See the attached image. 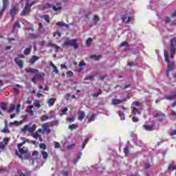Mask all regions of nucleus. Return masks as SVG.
Returning <instances> with one entry per match:
<instances>
[{
    "mask_svg": "<svg viewBox=\"0 0 176 176\" xmlns=\"http://www.w3.org/2000/svg\"><path fill=\"white\" fill-rule=\"evenodd\" d=\"M164 57L165 61L168 63V69H166V76H169L171 71H174L175 69L176 66L174 62L170 61V55L166 53V51H164Z\"/></svg>",
    "mask_w": 176,
    "mask_h": 176,
    "instance_id": "1",
    "label": "nucleus"
},
{
    "mask_svg": "<svg viewBox=\"0 0 176 176\" xmlns=\"http://www.w3.org/2000/svg\"><path fill=\"white\" fill-rule=\"evenodd\" d=\"M169 46H170V58H174V55L176 53V37L171 38L170 40L169 43Z\"/></svg>",
    "mask_w": 176,
    "mask_h": 176,
    "instance_id": "2",
    "label": "nucleus"
},
{
    "mask_svg": "<svg viewBox=\"0 0 176 176\" xmlns=\"http://www.w3.org/2000/svg\"><path fill=\"white\" fill-rule=\"evenodd\" d=\"M76 41L78 40L72 39L69 41L68 39H66L62 44V46H72L75 50H76V49H78V43H76Z\"/></svg>",
    "mask_w": 176,
    "mask_h": 176,
    "instance_id": "3",
    "label": "nucleus"
},
{
    "mask_svg": "<svg viewBox=\"0 0 176 176\" xmlns=\"http://www.w3.org/2000/svg\"><path fill=\"white\" fill-rule=\"evenodd\" d=\"M21 1H25V6L23 9V10L20 13V16H29L30 13L31 12V8L28 6V2H30V0H21Z\"/></svg>",
    "mask_w": 176,
    "mask_h": 176,
    "instance_id": "4",
    "label": "nucleus"
},
{
    "mask_svg": "<svg viewBox=\"0 0 176 176\" xmlns=\"http://www.w3.org/2000/svg\"><path fill=\"white\" fill-rule=\"evenodd\" d=\"M9 144V138H4L3 140L0 142V149L3 151L6 148V145Z\"/></svg>",
    "mask_w": 176,
    "mask_h": 176,
    "instance_id": "5",
    "label": "nucleus"
},
{
    "mask_svg": "<svg viewBox=\"0 0 176 176\" xmlns=\"http://www.w3.org/2000/svg\"><path fill=\"white\" fill-rule=\"evenodd\" d=\"M41 127L43 131L46 133V134H50V133L52 132V129H49V126H47V123L43 124L41 125Z\"/></svg>",
    "mask_w": 176,
    "mask_h": 176,
    "instance_id": "6",
    "label": "nucleus"
},
{
    "mask_svg": "<svg viewBox=\"0 0 176 176\" xmlns=\"http://www.w3.org/2000/svg\"><path fill=\"white\" fill-rule=\"evenodd\" d=\"M154 118H159V122H163V120H164V113L159 111L155 115Z\"/></svg>",
    "mask_w": 176,
    "mask_h": 176,
    "instance_id": "7",
    "label": "nucleus"
},
{
    "mask_svg": "<svg viewBox=\"0 0 176 176\" xmlns=\"http://www.w3.org/2000/svg\"><path fill=\"white\" fill-rule=\"evenodd\" d=\"M143 129H144V130H146V131H153V130L155 129V125L144 124V125H143Z\"/></svg>",
    "mask_w": 176,
    "mask_h": 176,
    "instance_id": "8",
    "label": "nucleus"
},
{
    "mask_svg": "<svg viewBox=\"0 0 176 176\" xmlns=\"http://www.w3.org/2000/svg\"><path fill=\"white\" fill-rule=\"evenodd\" d=\"M122 23H126V24H130L131 23V18L128 16L127 14L124 15L122 17Z\"/></svg>",
    "mask_w": 176,
    "mask_h": 176,
    "instance_id": "9",
    "label": "nucleus"
},
{
    "mask_svg": "<svg viewBox=\"0 0 176 176\" xmlns=\"http://www.w3.org/2000/svg\"><path fill=\"white\" fill-rule=\"evenodd\" d=\"M52 9L54 10V12H58V10H61V9H63L61 7V2L56 3V6H53Z\"/></svg>",
    "mask_w": 176,
    "mask_h": 176,
    "instance_id": "10",
    "label": "nucleus"
},
{
    "mask_svg": "<svg viewBox=\"0 0 176 176\" xmlns=\"http://www.w3.org/2000/svg\"><path fill=\"white\" fill-rule=\"evenodd\" d=\"M17 7L13 6L12 8L10 10L9 14L11 16V17H14L16 16V14L17 13Z\"/></svg>",
    "mask_w": 176,
    "mask_h": 176,
    "instance_id": "11",
    "label": "nucleus"
},
{
    "mask_svg": "<svg viewBox=\"0 0 176 176\" xmlns=\"http://www.w3.org/2000/svg\"><path fill=\"white\" fill-rule=\"evenodd\" d=\"M14 61L16 64L18 65L19 68H23V67H24V63H23V60L19 58H15Z\"/></svg>",
    "mask_w": 176,
    "mask_h": 176,
    "instance_id": "12",
    "label": "nucleus"
},
{
    "mask_svg": "<svg viewBox=\"0 0 176 176\" xmlns=\"http://www.w3.org/2000/svg\"><path fill=\"white\" fill-rule=\"evenodd\" d=\"M40 57L39 56H36L35 55H33L31 58L29 60V63L30 64H35V63H36V61H38V60H39Z\"/></svg>",
    "mask_w": 176,
    "mask_h": 176,
    "instance_id": "13",
    "label": "nucleus"
},
{
    "mask_svg": "<svg viewBox=\"0 0 176 176\" xmlns=\"http://www.w3.org/2000/svg\"><path fill=\"white\" fill-rule=\"evenodd\" d=\"M26 72L27 74H39V70L30 67L29 69H26Z\"/></svg>",
    "mask_w": 176,
    "mask_h": 176,
    "instance_id": "14",
    "label": "nucleus"
},
{
    "mask_svg": "<svg viewBox=\"0 0 176 176\" xmlns=\"http://www.w3.org/2000/svg\"><path fill=\"white\" fill-rule=\"evenodd\" d=\"M175 97H176V91H175L174 92H172L169 96H166V100L171 101V100L175 98Z\"/></svg>",
    "mask_w": 176,
    "mask_h": 176,
    "instance_id": "15",
    "label": "nucleus"
},
{
    "mask_svg": "<svg viewBox=\"0 0 176 176\" xmlns=\"http://www.w3.org/2000/svg\"><path fill=\"white\" fill-rule=\"evenodd\" d=\"M124 100H117L115 98L111 99V102L113 105H119V104H122Z\"/></svg>",
    "mask_w": 176,
    "mask_h": 176,
    "instance_id": "16",
    "label": "nucleus"
},
{
    "mask_svg": "<svg viewBox=\"0 0 176 176\" xmlns=\"http://www.w3.org/2000/svg\"><path fill=\"white\" fill-rule=\"evenodd\" d=\"M47 102L50 105V107H53V105H54V102H56V98H51L47 100Z\"/></svg>",
    "mask_w": 176,
    "mask_h": 176,
    "instance_id": "17",
    "label": "nucleus"
},
{
    "mask_svg": "<svg viewBox=\"0 0 176 176\" xmlns=\"http://www.w3.org/2000/svg\"><path fill=\"white\" fill-rule=\"evenodd\" d=\"M85 118H86V113L83 111H80L79 115H78L79 120H83V119H85Z\"/></svg>",
    "mask_w": 176,
    "mask_h": 176,
    "instance_id": "18",
    "label": "nucleus"
},
{
    "mask_svg": "<svg viewBox=\"0 0 176 176\" xmlns=\"http://www.w3.org/2000/svg\"><path fill=\"white\" fill-rule=\"evenodd\" d=\"M50 65L51 67H52L53 68V72H54V74H58V69L57 68V66H56V65L54 64L53 62L50 63Z\"/></svg>",
    "mask_w": 176,
    "mask_h": 176,
    "instance_id": "19",
    "label": "nucleus"
},
{
    "mask_svg": "<svg viewBox=\"0 0 176 176\" xmlns=\"http://www.w3.org/2000/svg\"><path fill=\"white\" fill-rule=\"evenodd\" d=\"M41 19H44V20L46 21V23H50V17L47 14H44L41 16Z\"/></svg>",
    "mask_w": 176,
    "mask_h": 176,
    "instance_id": "20",
    "label": "nucleus"
},
{
    "mask_svg": "<svg viewBox=\"0 0 176 176\" xmlns=\"http://www.w3.org/2000/svg\"><path fill=\"white\" fill-rule=\"evenodd\" d=\"M36 129V125L33 124L31 127H28V131L29 133H34Z\"/></svg>",
    "mask_w": 176,
    "mask_h": 176,
    "instance_id": "21",
    "label": "nucleus"
},
{
    "mask_svg": "<svg viewBox=\"0 0 176 176\" xmlns=\"http://www.w3.org/2000/svg\"><path fill=\"white\" fill-rule=\"evenodd\" d=\"M0 108L3 111H8V104L3 102L0 104Z\"/></svg>",
    "mask_w": 176,
    "mask_h": 176,
    "instance_id": "22",
    "label": "nucleus"
},
{
    "mask_svg": "<svg viewBox=\"0 0 176 176\" xmlns=\"http://www.w3.org/2000/svg\"><path fill=\"white\" fill-rule=\"evenodd\" d=\"M56 25H58V27H67V28L69 27V25L63 23L61 21L57 22Z\"/></svg>",
    "mask_w": 176,
    "mask_h": 176,
    "instance_id": "23",
    "label": "nucleus"
},
{
    "mask_svg": "<svg viewBox=\"0 0 176 176\" xmlns=\"http://www.w3.org/2000/svg\"><path fill=\"white\" fill-rule=\"evenodd\" d=\"M45 76V74L42 73V74H38L35 76L36 78L37 79V80H42V79H43V77Z\"/></svg>",
    "mask_w": 176,
    "mask_h": 176,
    "instance_id": "24",
    "label": "nucleus"
},
{
    "mask_svg": "<svg viewBox=\"0 0 176 176\" xmlns=\"http://www.w3.org/2000/svg\"><path fill=\"white\" fill-rule=\"evenodd\" d=\"M82 153H80L78 154V157H77V159H76V160H74L72 161V164H76V163H78L79 159H80V157H82Z\"/></svg>",
    "mask_w": 176,
    "mask_h": 176,
    "instance_id": "25",
    "label": "nucleus"
},
{
    "mask_svg": "<svg viewBox=\"0 0 176 176\" xmlns=\"http://www.w3.org/2000/svg\"><path fill=\"white\" fill-rule=\"evenodd\" d=\"M87 118L88 119V123H91V122H94L96 119V114H92L91 117H87Z\"/></svg>",
    "mask_w": 176,
    "mask_h": 176,
    "instance_id": "26",
    "label": "nucleus"
},
{
    "mask_svg": "<svg viewBox=\"0 0 176 176\" xmlns=\"http://www.w3.org/2000/svg\"><path fill=\"white\" fill-rule=\"evenodd\" d=\"M41 154L43 155V159H44V160H46L49 158V154L47 153V152L42 151Z\"/></svg>",
    "mask_w": 176,
    "mask_h": 176,
    "instance_id": "27",
    "label": "nucleus"
},
{
    "mask_svg": "<svg viewBox=\"0 0 176 176\" xmlns=\"http://www.w3.org/2000/svg\"><path fill=\"white\" fill-rule=\"evenodd\" d=\"M168 170V171H174V170H176V165L169 164Z\"/></svg>",
    "mask_w": 176,
    "mask_h": 176,
    "instance_id": "28",
    "label": "nucleus"
},
{
    "mask_svg": "<svg viewBox=\"0 0 176 176\" xmlns=\"http://www.w3.org/2000/svg\"><path fill=\"white\" fill-rule=\"evenodd\" d=\"M91 58H93L96 61H98L101 58V55H91Z\"/></svg>",
    "mask_w": 176,
    "mask_h": 176,
    "instance_id": "29",
    "label": "nucleus"
},
{
    "mask_svg": "<svg viewBox=\"0 0 176 176\" xmlns=\"http://www.w3.org/2000/svg\"><path fill=\"white\" fill-rule=\"evenodd\" d=\"M25 142H28V140H23L22 142L19 143L17 144L18 150L21 149V146H23L24 145V144H25Z\"/></svg>",
    "mask_w": 176,
    "mask_h": 176,
    "instance_id": "30",
    "label": "nucleus"
},
{
    "mask_svg": "<svg viewBox=\"0 0 176 176\" xmlns=\"http://www.w3.org/2000/svg\"><path fill=\"white\" fill-rule=\"evenodd\" d=\"M31 49H32V47H30V48L25 49L23 51L24 54H25V56H28V54L31 53Z\"/></svg>",
    "mask_w": 176,
    "mask_h": 176,
    "instance_id": "31",
    "label": "nucleus"
},
{
    "mask_svg": "<svg viewBox=\"0 0 176 176\" xmlns=\"http://www.w3.org/2000/svg\"><path fill=\"white\" fill-rule=\"evenodd\" d=\"M20 28V22L19 21H16L13 26V31L16 30V28Z\"/></svg>",
    "mask_w": 176,
    "mask_h": 176,
    "instance_id": "32",
    "label": "nucleus"
},
{
    "mask_svg": "<svg viewBox=\"0 0 176 176\" xmlns=\"http://www.w3.org/2000/svg\"><path fill=\"white\" fill-rule=\"evenodd\" d=\"M133 115H137L139 113V115H141V111L140 110H138V109L137 107H133Z\"/></svg>",
    "mask_w": 176,
    "mask_h": 176,
    "instance_id": "33",
    "label": "nucleus"
},
{
    "mask_svg": "<svg viewBox=\"0 0 176 176\" xmlns=\"http://www.w3.org/2000/svg\"><path fill=\"white\" fill-rule=\"evenodd\" d=\"M48 119H50V118L49 117V116L47 115H43L41 118V122H45V120H48Z\"/></svg>",
    "mask_w": 176,
    "mask_h": 176,
    "instance_id": "34",
    "label": "nucleus"
},
{
    "mask_svg": "<svg viewBox=\"0 0 176 176\" xmlns=\"http://www.w3.org/2000/svg\"><path fill=\"white\" fill-rule=\"evenodd\" d=\"M67 112H68V108L65 107V109L61 111L60 116H64V115H67Z\"/></svg>",
    "mask_w": 176,
    "mask_h": 176,
    "instance_id": "35",
    "label": "nucleus"
},
{
    "mask_svg": "<svg viewBox=\"0 0 176 176\" xmlns=\"http://www.w3.org/2000/svg\"><path fill=\"white\" fill-rule=\"evenodd\" d=\"M68 129H69V130H75V129H78V125L72 124L68 126Z\"/></svg>",
    "mask_w": 176,
    "mask_h": 176,
    "instance_id": "36",
    "label": "nucleus"
},
{
    "mask_svg": "<svg viewBox=\"0 0 176 176\" xmlns=\"http://www.w3.org/2000/svg\"><path fill=\"white\" fill-rule=\"evenodd\" d=\"M56 126H58V121H52L50 124V127H54Z\"/></svg>",
    "mask_w": 176,
    "mask_h": 176,
    "instance_id": "37",
    "label": "nucleus"
},
{
    "mask_svg": "<svg viewBox=\"0 0 176 176\" xmlns=\"http://www.w3.org/2000/svg\"><path fill=\"white\" fill-rule=\"evenodd\" d=\"M31 175V172H26V173H23V172H20L19 173V176H30Z\"/></svg>",
    "mask_w": 176,
    "mask_h": 176,
    "instance_id": "38",
    "label": "nucleus"
},
{
    "mask_svg": "<svg viewBox=\"0 0 176 176\" xmlns=\"http://www.w3.org/2000/svg\"><path fill=\"white\" fill-rule=\"evenodd\" d=\"M18 151L21 153V155H27L28 153V151H25L23 148H19Z\"/></svg>",
    "mask_w": 176,
    "mask_h": 176,
    "instance_id": "39",
    "label": "nucleus"
},
{
    "mask_svg": "<svg viewBox=\"0 0 176 176\" xmlns=\"http://www.w3.org/2000/svg\"><path fill=\"white\" fill-rule=\"evenodd\" d=\"M27 130H28V125H25L23 128L21 129V131L22 133H27Z\"/></svg>",
    "mask_w": 176,
    "mask_h": 176,
    "instance_id": "40",
    "label": "nucleus"
},
{
    "mask_svg": "<svg viewBox=\"0 0 176 176\" xmlns=\"http://www.w3.org/2000/svg\"><path fill=\"white\" fill-rule=\"evenodd\" d=\"M164 23H165V24H168V23H171V19L168 16H166L164 18Z\"/></svg>",
    "mask_w": 176,
    "mask_h": 176,
    "instance_id": "41",
    "label": "nucleus"
},
{
    "mask_svg": "<svg viewBox=\"0 0 176 176\" xmlns=\"http://www.w3.org/2000/svg\"><path fill=\"white\" fill-rule=\"evenodd\" d=\"M124 153L125 154V156L129 155V153H130V150H129V147H125L124 148Z\"/></svg>",
    "mask_w": 176,
    "mask_h": 176,
    "instance_id": "42",
    "label": "nucleus"
},
{
    "mask_svg": "<svg viewBox=\"0 0 176 176\" xmlns=\"http://www.w3.org/2000/svg\"><path fill=\"white\" fill-rule=\"evenodd\" d=\"M101 93H102V91H101V89H100L98 92L92 94V97H98V96H100V94H101Z\"/></svg>",
    "mask_w": 176,
    "mask_h": 176,
    "instance_id": "43",
    "label": "nucleus"
},
{
    "mask_svg": "<svg viewBox=\"0 0 176 176\" xmlns=\"http://www.w3.org/2000/svg\"><path fill=\"white\" fill-rule=\"evenodd\" d=\"M91 42H93V39L91 38H88L86 40V43H87V46H90V43H91Z\"/></svg>",
    "mask_w": 176,
    "mask_h": 176,
    "instance_id": "44",
    "label": "nucleus"
},
{
    "mask_svg": "<svg viewBox=\"0 0 176 176\" xmlns=\"http://www.w3.org/2000/svg\"><path fill=\"white\" fill-rule=\"evenodd\" d=\"M119 116L122 120H124V113H123V111H119L118 112Z\"/></svg>",
    "mask_w": 176,
    "mask_h": 176,
    "instance_id": "45",
    "label": "nucleus"
},
{
    "mask_svg": "<svg viewBox=\"0 0 176 176\" xmlns=\"http://www.w3.org/2000/svg\"><path fill=\"white\" fill-rule=\"evenodd\" d=\"M39 148L43 149V151H46V144H45V143H41L39 144Z\"/></svg>",
    "mask_w": 176,
    "mask_h": 176,
    "instance_id": "46",
    "label": "nucleus"
},
{
    "mask_svg": "<svg viewBox=\"0 0 176 176\" xmlns=\"http://www.w3.org/2000/svg\"><path fill=\"white\" fill-rule=\"evenodd\" d=\"M15 155H16V156H19V157L20 158V159H21V160H24V156H23V155L22 154H19V151H17V150L16 151V152H15Z\"/></svg>",
    "mask_w": 176,
    "mask_h": 176,
    "instance_id": "47",
    "label": "nucleus"
},
{
    "mask_svg": "<svg viewBox=\"0 0 176 176\" xmlns=\"http://www.w3.org/2000/svg\"><path fill=\"white\" fill-rule=\"evenodd\" d=\"M93 20L95 23H98V21H100V17L97 15H94Z\"/></svg>",
    "mask_w": 176,
    "mask_h": 176,
    "instance_id": "48",
    "label": "nucleus"
},
{
    "mask_svg": "<svg viewBox=\"0 0 176 176\" xmlns=\"http://www.w3.org/2000/svg\"><path fill=\"white\" fill-rule=\"evenodd\" d=\"M26 111L28 112V113H30L32 116H34V113L33 109H28Z\"/></svg>",
    "mask_w": 176,
    "mask_h": 176,
    "instance_id": "49",
    "label": "nucleus"
},
{
    "mask_svg": "<svg viewBox=\"0 0 176 176\" xmlns=\"http://www.w3.org/2000/svg\"><path fill=\"white\" fill-rule=\"evenodd\" d=\"M39 134H38V132H35L33 135L32 137L33 138H35V140H38V137H39Z\"/></svg>",
    "mask_w": 176,
    "mask_h": 176,
    "instance_id": "50",
    "label": "nucleus"
},
{
    "mask_svg": "<svg viewBox=\"0 0 176 176\" xmlns=\"http://www.w3.org/2000/svg\"><path fill=\"white\" fill-rule=\"evenodd\" d=\"M14 90V94L15 96H19V89L16 87L13 88Z\"/></svg>",
    "mask_w": 176,
    "mask_h": 176,
    "instance_id": "51",
    "label": "nucleus"
},
{
    "mask_svg": "<svg viewBox=\"0 0 176 176\" xmlns=\"http://www.w3.org/2000/svg\"><path fill=\"white\" fill-rule=\"evenodd\" d=\"M144 167L147 170L148 168H151V164L149 163H145Z\"/></svg>",
    "mask_w": 176,
    "mask_h": 176,
    "instance_id": "52",
    "label": "nucleus"
},
{
    "mask_svg": "<svg viewBox=\"0 0 176 176\" xmlns=\"http://www.w3.org/2000/svg\"><path fill=\"white\" fill-rule=\"evenodd\" d=\"M58 36V38L61 37V33L60 32H56L54 33L53 36Z\"/></svg>",
    "mask_w": 176,
    "mask_h": 176,
    "instance_id": "53",
    "label": "nucleus"
},
{
    "mask_svg": "<svg viewBox=\"0 0 176 176\" xmlns=\"http://www.w3.org/2000/svg\"><path fill=\"white\" fill-rule=\"evenodd\" d=\"M1 133H9V129L6 128V126H5L2 130H1Z\"/></svg>",
    "mask_w": 176,
    "mask_h": 176,
    "instance_id": "54",
    "label": "nucleus"
},
{
    "mask_svg": "<svg viewBox=\"0 0 176 176\" xmlns=\"http://www.w3.org/2000/svg\"><path fill=\"white\" fill-rule=\"evenodd\" d=\"M52 8V4L47 3L44 6V9H50Z\"/></svg>",
    "mask_w": 176,
    "mask_h": 176,
    "instance_id": "55",
    "label": "nucleus"
},
{
    "mask_svg": "<svg viewBox=\"0 0 176 176\" xmlns=\"http://www.w3.org/2000/svg\"><path fill=\"white\" fill-rule=\"evenodd\" d=\"M67 76L72 77V76H74V73L72 71H68L67 72Z\"/></svg>",
    "mask_w": 176,
    "mask_h": 176,
    "instance_id": "56",
    "label": "nucleus"
},
{
    "mask_svg": "<svg viewBox=\"0 0 176 176\" xmlns=\"http://www.w3.org/2000/svg\"><path fill=\"white\" fill-rule=\"evenodd\" d=\"M120 46L122 47H123V46H129V43H127V42H126V41H124V42H122L120 45Z\"/></svg>",
    "mask_w": 176,
    "mask_h": 176,
    "instance_id": "57",
    "label": "nucleus"
},
{
    "mask_svg": "<svg viewBox=\"0 0 176 176\" xmlns=\"http://www.w3.org/2000/svg\"><path fill=\"white\" fill-rule=\"evenodd\" d=\"M32 155L38 157V156H39V152L38 151H33Z\"/></svg>",
    "mask_w": 176,
    "mask_h": 176,
    "instance_id": "58",
    "label": "nucleus"
},
{
    "mask_svg": "<svg viewBox=\"0 0 176 176\" xmlns=\"http://www.w3.org/2000/svg\"><path fill=\"white\" fill-rule=\"evenodd\" d=\"M170 137L176 135V129L173 130L172 132L170 133Z\"/></svg>",
    "mask_w": 176,
    "mask_h": 176,
    "instance_id": "59",
    "label": "nucleus"
},
{
    "mask_svg": "<svg viewBox=\"0 0 176 176\" xmlns=\"http://www.w3.org/2000/svg\"><path fill=\"white\" fill-rule=\"evenodd\" d=\"M67 121L68 122H75V118L74 117L68 118Z\"/></svg>",
    "mask_w": 176,
    "mask_h": 176,
    "instance_id": "60",
    "label": "nucleus"
},
{
    "mask_svg": "<svg viewBox=\"0 0 176 176\" xmlns=\"http://www.w3.org/2000/svg\"><path fill=\"white\" fill-rule=\"evenodd\" d=\"M54 148H61V146L60 145V143L56 142L55 145H54Z\"/></svg>",
    "mask_w": 176,
    "mask_h": 176,
    "instance_id": "61",
    "label": "nucleus"
},
{
    "mask_svg": "<svg viewBox=\"0 0 176 176\" xmlns=\"http://www.w3.org/2000/svg\"><path fill=\"white\" fill-rule=\"evenodd\" d=\"M105 78H107V76L100 75L99 76V78L100 79V80H104L105 79Z\"/></svg>",
    "mask_w": 176,
    "mask_h": 176,
    "instance_id": "62",
    "label": "nucleus"
},
{
    "mask_svg": "<svg viewBox=\"0 0 176 176\" xmlns=\"http://www.w3.org/2000/svg\"><path fill=\"white\" fill-rule=\"evenodd\" d=\"M34 105L37 108H41V104H39L38 102L34 103Z\"/></svg>",
    "mask_w": 176,
    "mask_h": 176,
    "instance_id": "63",
    "label": "nucleus"
},
{
    "mask_svg": "<svg viewBox=\"0 0 176 176\" xmlns=\"http://www.w3.org/2000/svg\"><path fill=\"white\" fill-rule=\"evenodd\" d=\"M171 17H176V10L170 14Z\"/></svg>",
    "mask_w": 176,
    "mask_h": 176,
    "instance_id": "64",
    "label": "nucleus"
}]
</instances>
